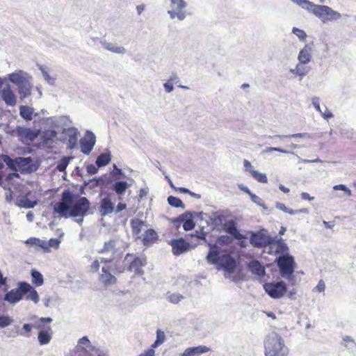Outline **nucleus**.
Masks as SVG:
<instances>
[{"mask_svg": "<svg viewBox=\"0 0 356 356\" xmlns=\"http://www.w3.org/2000/svg\"><path fill=\"white\" fill-rule=\"evenodd\" d=\"M90 208V202L86 197L73 194L69 190H65L61 194L60 202L54 204V213L58 214L65 218L70 217L80 218L76 221L83 222V218L86 216Z\"/></svg>", "mask_w": 356, "mask_h": 356, "instance_id": "nucleus-1", "label": "nucleus"}, {"mask_svg": "<svg viewBox=\"0 0 356 356\" xmlns=\"http://www.w3.org/2000/svg\"><path fill=\"white\" fill-rule=\"evenodd\" d=\"M209 251L207 255V261L210 264L216 265L218 270L232 274L236 267V260L228 253L220 254V248L217 244L209 243Z\"/></svg>", "mask_w": 356, "mask_h": 356, "instance_id": "nucleus-2", "label": "nucleus"}, {"mask_svg": "<svg viewBox=\"0 0 356 356\" xmlns=\"http://www.w3.org/2000/svg\"><path fill=\"white\" fill-rule=\"evenodd\" d=\"M26 293V300H31L35 303L39 301V296L38 292L27 282H22L19 283V286L17 289H12L5 294L4 300L11 304H15L23 298Z\"/></svg>", "mask_w": 356, "mask_h": 356, "instance_id": "nucleus-3", "label": "nucleus"}, {"mask_svg": "<svg viewBox=\"0 0 356 356\" xmlns=\"http://www.w3.org/2000/svg\"><path fill=\"white\" fill-rule=\"evenodd\" d=\"M265 356H287L289 349L281 336L275 332L267 335L264 341Z\"/></svg>", "mask_w": 356, "mask_h": 356, "instance_id": "nucleus-4", "label": "nucleus"}, {"mask_svg": "<svg viewBox=\"0 0 356 356\" xmlns=\"http://www.w3.org/2000/svg\"><path fill=\"white\" fill-rule=\"evenodd\" d=\"M302 8L313 13L323 22L337 20L341 17L339 13L332 10L329 6L316 5L308 0L302 6Z\"/></svg>", "mask_w": 356, "mask_h": 356, "instance_id": "nucleus-5", "label": "nucleus"}, {"mask_svg": "<svg viewBox=\"0 0 356 356\" xmlns=\"http://www.w3.org/2000/svg\"><path fill=\"white\" fill-rule=\"evenodd\" d=\"M113 259L102 258L100 262L104 264L102 268V273L99 275V281L104 286H109L115 284L117 282V279L113 274L121 273L123 270L115 268L112 265Z\"/></svg>", "mask_w": 356, "mask_h": 356, "instance_id": "nucleus-6", "label": "nucleus"}, {"mask_svg": "<svg viewBox=\"0 0 356 356\" xmlns=\"http://www.w3.org/2000/svg\"><path fill=\"white\" fill-rule=\"evenodd\" d=\"M51 321L52 318L50 317L40 318L34 325V327L40 330L38 339L40 345L47 344L51 339V327L50 325H46V323H50Z\"/></svg>", "mask_w": 356, "mask_h": 356, "instance_id": "nucleus-7", "label": "nucleus"}, {"mask_svg": "<svg viewBox=\"0 0 356 356\" xmlns=\"http://www.w3.org/2000/svg\"><path fill=\"white\" fill-rule=\"evenodd\" d=\"M277 264L282 277L289 278L293 275L296 268V263L292 256L289 254L280 256L277 259Z\"/></svg>", "mask_w": 356, "mask_h": 356, "instance_id": "nucleus-8", "label": "nucleus"}, {"mask_svg": "<svg viewBox=\"0 0 356 356\" xmlns=\"http://www.w3.org/2000/svg\"><path fill=\"white\" fill-rule=\"evenodd\" d=\"M129 258H132V260L129 263V266L127 267V270L131 273H134V275H143L144 274V270L143 268L147 264V258L145 256L137 257L134 254L127 253L125 255V260H127Z\"/></svg>", "mask_w": 356, "mask_h": 356, "instance_id": "nucleus-9", "label": "nucleus"}, {"mask_svg": "<svg viewBox=\"0 0 356 356\" xmlns=\"http://www.w3.org/2000/svg\"><path fill=\"white\" fill-rule=\"evenodd\" d=\"M263 287L266 293L273 299L282 298L287 291L286 284L283 281L266 282Z\"/></svg>", "mask_w": 356, "mask_h": 356, "instance_id": "nucleus-10", "label": "nucleus"}, {"mask_svg": "<svg viewBox=\"0 0 356 356\" xmlns=\"http://www.w3.org/2000/svg\"><path fill=\"white\" fill-rule=\"evenodd\" d=\"M274 240L272 237L261 230L257 232H252L250 238V244L257 248H261L271 245Z\"/></svg>", "mask_w": 356, "mask_h": 356, "instance_id": "nucleus-11", "label": "nucleus"}, {"mask_svg": "<svg viewBox=\"0 0 356 356\" xmlns=\"http://www.w3.org/2000/svg\"><path fill=\"white\" fill-rule=\"evenodd\" d=\"M172 10L168 11L171 18L177 17L179 19L182 20L186 17V13L184 9L186 4L184 0H170Z\"/></svg>", "mask_w": 356, "mask_h": 356, "instance_id": "nucleus-12", "label": "nucleus"}, {"mask_svg": "<svg viewBox=\"0 0 356 356\" xmlns=\"http://www.w3.org/2000/svg\"><path fill=\"white\" fill-rule=\"evenodd\" d=\"M95 134L91 131H87L86 136L80 140L81 152L85 154H89L95 145Z\"/></svg>", "mask_w": 356, "mask_h": 356, "instance_id": "nucleus-13", "label": "nucleus"}, {"mask_svg": "<svg viewBox=\"0 0 356 356\" xmlns=\"http://www.w3.org/2000/svg\"><path fill=\"white\" fill-rule=\"evenodd\" d=\"M165 340V335L163 331L161 330H156V339L155 341L150 346V348L144 350L137 356H155L154 349L161 346Z\"/></svg>", "mask_w": 356, "mask_h": 356, "instance_id": "nucleus-14", "label": "nucleus"}, {"mask_svg": "<svg viewBox=\"0 0 356 356\" xmlns=\"http://www.w3.org/2000/svg\"><path fill=\"white\" fill-rule=\"evenodd\" d=\"M170 244L172 247V253L175 255H179L188 251L190 244L184 238L171 240Z\"/></svg>", "mask_w": 356, "mask_h": 356, "instance_id": "nucleus-15", "label": "nucleus"}, {"mask_svg": "<svg viewBox=\"0 0 356 356\" xmlns=\"http://www.w3.org/2000/svg\"><path fill=\"white\" fill-rule=\"evenodd\" d=\"M4 168H5L4 164L0 163V186H3L5 189L8 188L9 190V191H10L9 196L7 195L6 198L7 199L9 198V201H10L11 198H12V191H11V189L9 187H8L6 185H3V181H5L6 182H8L9 181L13 179V178H18L19 177V174L17 173V172H10V173L6 174L3 171Z\"/></svg>", "mask_w": 356, "mask_h": 356, "instance_id": "nucleus-16", "label": "nucleus"}, {"mask_svg": "<svg viewBox=\"0 0 356 356\" xmlns=\"http://www.w3.org/2000/svg\"><path fill=\"white\" fill-rule=\"evenodd\" d=\"M2 158H3V161L8 165V167L13 171H17V167H20L21 165H26L30 161L29 158L19 157V158H17L16 159L13 160L8 155H3Z\"/></svg>", "mask_w": 356, "mask_h": 356, "instance_id": "nucleus-17", "label": "nucleus"}, {"mask_svg": "<svg viewBox=\"0 0 356 356\" xmlns=\"http://www.w3.org/2000/svg\"><path fill=\"white\" fill-rule=\"evenodd\" d=\"M2 99L8 106H14L17 104V98L10 86H6L0 92Z\"/></svg>", "mask_w": 356, "mask_h": 356, "instance_id": "nucleus-18", "label": "nucleus"}, {"mask_svg": "<svg viewBox=\"0 0 356 356\" xmlns=\"http://www.w3.org/2000/svg\"><path fill=\"white\" fill-rule=\"evenodd\" d=\"M17 131L19 136L30 141H33L40 132L39 129H32L31 128H19Z\"/></svg>", "mask_w": 356, "mask_h": 356, "instance_id": "nucleus-19", "label": "nucleus"}, {"mask_svg": "<svg viewBox=\"0 0 356 356\" xmlns=\"http://www.w3.org/2000/svg\"><path fill=\"white\" fill-rule=\"evenodd\" d=\"M223 229L226 232L233 236L236 239L241 240L244 238V236L238 232L234 220H230L224 224Z\"/></svg>", "mask_w": 356, "mask_h": 356, "instance_id": "nucleus-20", "label": "nucleus"}, {"mask_svg": "<svg viewBox=\"0 0 356 356\" xmlns=\"http://www.w3.org/2000/svg\"><path fill=\"white\" fill-rule=\"evenodd\" d=\"M210 350L209 348L205 346H199L186 348L182 354V356H198L206 353Z\"/></svg>", "mask_w": 356, "mask_h": 356, "instance_id": "nucleus-21", "label": "nucleus"}, {"mask_svg": "<svg viewBox=\"0 0 356 356\" xmlns=\"http://www.w3.org/2000/svg\"><path fill=\"white\" fill-rule=\"evenodd\" d=\"M90 350L92 352L94 353H90V350H88L85 348L76 346V348L74 350L73 353L74 354V356H105L99 350L95 348H91Z\"/></svg>", "mask_w": 356, "mask_h": 356, "instance_id": "nucleus-22", "label": "nucleus"}, {"mask_svg": "<svg viewBox=\"0 0 356 356\" xmlns=\"http://www.w3.org/2000/svg\"><path fill=\"white\" fill-rule=\"evenodd\" d=\"M157 239L156 232L152 229H149L144 233L142 241L144 245H149L156 242Z\"/></svg>", "mask_w": 356, "mask_h": 356, "instance_id": "nucleus-23", "label": "nucleus"}, {"mask_svg": "<svg viewBox=\"0 0 356 356\" xmlns=\"http://www.w3.org/2000/svg\"><path fill=\"white\" fill-rule=\"evenodd\" d=\"M248 266L253 274L259 277L264 276L266 273L264 266L257 260L250 261Z\"/></svg>", "mask_w": 356, "mask_h": 356, "instance_id": "nucleus-24", "label": "nucleus"}, {"mask_svg": "<svg viewBox=\"0 0 356 356\" xmlns=\"http://www.w3.org/2000/svg\"><path fill=\"white\" fill-rule=\"evenodd\" d=\"M113 209V204L108 197H105L102 200L99 208L102 215L105 216L111 213Z\"/></svg>", "mask_w": 356, "mask_h": 356, "instance_id": "nucleus-25", "label": "nucleus"}, {"mask_svg": "<svg viewBox=\"0 0 356 356\" xmlns=\"http://www.w3.org/2000/svg\"><path fill=\"white\" fill-rule=\"evenodd\" d=\"M9 80L18 87H21L26 83V79L23 76L22 71H17L9 74Z\"/></svg>", "mask_w": 356, "mask_h": 356, "instance_id": "nucleus-26", "label": "nucleus"}, {"mask_svg": "<svg viewBox=\"0 0 356 356\" xmlns=\"http://www.w3.org/2000/svg\"><path fill=\"white\" fill-rule=\"evenodd\" d=\"M175 222H183V228L186 231H189L195 227V222L192 218H186V216L180 215L175 219Z\"/></svg>", "mask_w": 356, "mask_h": 356, "instance_id": "nucleus-27", "label": "nucleus"}, {"mask_svg": "<svg viewBox=\"0 0 356 356\" xmlns=\"http://www.w3.org/2000/svg\"><path fill=\"white\" fill-rule=\"evenodd\" d=\"M311 47L307 44L300 51L298 60L301 64L308 63L311 60Z\"/></svg>", "mask_w": 356, "mask_h": 356, "instance_id": "nucleus-28", "label": "nucleus"}, {"mask_svg": "<svg viewBox=\"0 0 356 356\" xmlns=\"http://www.w3.org/2000/svg\"><path fill=\"white\" fill-rule=\"evenodd\" d=\"M33 113V108L28 106L22 105L19 107V115L22 118H24L26 121H30L32 120Z\"/></svg>", "mask_w": 356, "mask_h": 356, "instance_id": "nucleus-29", "label": "nucleus"}, {"mask_svg": "<svg viewBox=\"0 0 356 356\" xmlns=\"http://www.w3.org/2000/svg\"><path fill=\"white\" fill-rule=\"evenodd\" d=\"M17 204L21 207L26 209L33 208L37 204V201L30 200L26 196H22L17 198Z\"/></svg>", "mask_w": 356, "mask_h": 356, "instance_id": "nucleus-30", "label": "nucleus"}, {"mask_svg": "<svg viewBox=\"0 0 356 356\" xmlns=\"http://www.w3.org/2000/svg\"><path fill=\"white\" fill-rule=\"evenodd\" d=\"M31 275L32 277V283L35 286H40L44 283V279L42 275L38 270L35 269H32L31 271Z\"/></svg>", "mask_w": 356, "mask_h": 356, "instance_id": "nucleus-31", "label": "nucleus"}, {"mask_svg": "<svg viewBox=\"0 0 356 356\" xmlns=\"http://www.w3.org/2000/svg\"><path fill=\"white\" fill-rule=\"evenodd\" d=\"M129 185L124 181H116L113 185V190L118 195H124Z\"/></svg>", "mask_w": 356, "mask_h": 356, "instance_id": "nucleus-32", "label": "nucleus"}, {"mask_svg": "<svg viewBox=\"0 0 356 356\" xmlns=\"http://www.w3.org/2000/svg\"><path fill=\"white\" fill-rule=\"evenodd\" d=\"M111 161L110 153H102L99 155L96 160V164L98 167L105 166Z\"/></svg>", "mask_w": 356, "mask_h": 356, "instance_id": "nucleus-33", "label": "nucleus"}, {"mask_svg": "<svg viewBox=\"0 0 356 356\" xmlns=\"http://www.w3.org/2000/svg\"><path fill=\"white\" fill-rule=\"evenodd\" d=\"M115 241L113 239L109 240L104 243V246L102 249L99 250L97 252L99 254H104L106 252H109L111 251H115Z\"/></svg>", "mask_w": 356, "mask_h": 356, "instance_id": "nucleus-34", "label": "nucleus"}, {"mask_svg": "<svg viewBox=\"0 0 356 356\" xmlns=\"http://www.w3.org/2000/svg\"><path fill=\"white\" fill-rule=\"evenodd\" d=\"M73 159L72 156H64L58 163L56 169L59 172H65L70 161Z\"/></svg>", "mask_w": 356, "mask_h": 356, "instance_id": "nucleus-35", "label": "nucleus"}, {"mask_svg": "<svg viewBox=\"0 0 356 356\" xmlns=\"http://www.w3.org/2000/svg\"><path fill=\"white\" fill-rule=\"evenodd\" d=\"M131 225L133 232L135 234H138L141 232L143 222L139 219H133L131 221Z\"/></svg>", "mask_w": 356, "mask_h": 356, "instance_id": "nucleus-36", "label": "nucleus"}, {"mask_svg": "<svg viewBox=\"0 0 356 356\" xmlns=\"http://www.w3.org/2000/svg\"><path fill=\"white\" fill-rule=\"evenodd\" d=\"M70 134L68 136V147L70 149H73L77 144L78 134L74 131H71Z\"/></svg>", "mask_w": 356, "mask_h": 356, "instance_id": "nucleus-37", "label": "nucleus"}, {"mask_svg": "<svg viewBox=\"0 0 356 356\" xmlns=\"http://www.w3.org/2000/svg\"><path fill=\"white\" fill-rule=\"evenodd\" d=\"M251 176L260 183L266 184L268 182V179L264 173L259 172L257 170L252 171Z\"/></svg>", "mask_w": 356, "mask_h": 356, "instance_id": "nucleus-38", "label": "nucleus"}, {"mask_svg": "<svg viewBox=\"0 0 356 356\" xmlns=\"http://www.w3.org/2000/svg\"><path fill=\"white\" fill-rule=\"evenodd\" d=\"M26 242L27 243H30L31 245L41 248L46 252V241L40 240L36 238H31Z\"/></svg>", "mask_w": 356, "mask_h": 356, "instance_id": "nucleus-39", "label": "nucleus"}, {"mask_svg": "<svg viewBox=\"0 0 356 356\" xmlns=\"http://www.w3.org/2000/svg\"><path fill=\"white\" fill-rule=\"evenodd\" d=\"M104 47L106 49H108V51H112L113 53H117V54H124L125 53V49L122 47H116V46H114L113 44L111 43H106L104 44Z\"/></svg>", "mask_w": 356, "mask_h": 356, "instance_id": "nucleus-40", "label": "nucleus"}, {"mask_svg": "<svg viewBox=\"0 0 356 356\" xmlns=\"http://www.w3.org/2000/svg\"><path fill=\"white\" fill-rule=\"evenodd\" d=\"M168 202L170 205L176 208L181 207L183 206L182 201L177 197L169 196L168 197Z\"/></svg>", "mask_w": 356, "mask_h": 356, "instance_id": "nucleus-41", "label": "nucleus"}, {"mask_svg": "<svg viewBox=\"0 0 356 356\" xmlns=\"http://www.w3.org/2000/svg\"><path fill=\"white\" fill-rule=\"evenodd\" d=\"M216 242L222 246L228 245L232 242V239L227 235H221L218 237Z\"/></svg>", "mask_w": 356, "mask_h": 356, "instance_id": "nucleus-42", "label": "nucleus"}, {"mask_svg": "<svg viewBox=\"0 0 356 356\" xmlns=\"http://www.w3.org/2000/svg\"><path fill=\"white\" fill-rule=\"evenodd\" d=\"M59 243L60 241L57 238H51L49 241H46V252L49 251L50 248H58Z\"/></svg>", "mask_w": 356, "mask_h": 356, "instance_id": "nucleus-43", "label": "nucleus"}, {"mask_svg": "<svg viewBox=\"0 0 356 356\" xmlns=\"http://www.w3.org/2000/svg\"><path fill=\"white\" fill-rule=\"evenodd\" d=\"M13 322V319L8 316H0V327H6L10 325Z\"/></svg>", "mask_w": 356, "mask_h": 356, "instance_id": "nucleus-44", "label": "nucleus"}, {"mask_svg": "<svg viewBox=\"0 0 356 356\" xmlns=\"http://www.w3.org/2000/svg\"><path fill=\"white\" fill-rule=\"evenodd\" d=\"M292 32L297 35V37L301 40L305 41L307 38V35L303 30H301L298 28L294 27L293 28Z\"/></svg>", "mask_w": 356, "mask_h": 356, "instance_id": "nucleus-45", "label": "nucleus"}, {"mask_svg": "<svg viewBox=\"0 0 356 356\" xmlns=\"http://www.w3.org/2000/svg\"><path fill=\"white\" fill-rule=\"evenodd\" d=\"M181 299L183 296L179 294L172 293L168 296L169 301L174 304L178 303Z\"/></svg>", "mask_w": 356, "mask_h": 356, "instance_id": "nucleus-46", "label": "nucleus"}, {"mask_svg": "<svg viewBox=\"0 0 356 356\" xmlns=\"http://www.w3.org/2000/svg\"><path fill=\"white\" fill-rule=\"evenodd\" d=\"M285 213H287L290 215H294V214H297V213H309V209L307 208H302V209H297V210H293V209H287Z\"/></svg>", "mask_w": 356, "mask_h": 356, "instance_id": "nucleus-47", "label": "nucleus"}, {"mask_svg": "<svg viewBox=\"0 0 356 356\" xmlns=\"http://www.w3.org/2000/svg\"><path fill=\"white\" fill-rule=\"evenodd\" d=\"M19 93L22 97H26L27 96L31 95V89L29 87H26L22 85L21 87H19Z\"/></svg>", "mask_w": 356, "mask_h": 356, "instance_id": "nucleus-48", "label": "nucleus"}, {"mask_svg": "<svg viewBox=\"0 0 356 356\" xmlns=\"http://www.w3.org/2000/svg\"><path fill=\"white\" fill-rule=\"evenodd\" d=\"M90 271L92 273H97L99 271L100 266H99V261L97 259H95L93 261V262L91 264L90 266Z\"/></svg>", "mask_w": 356, "mask_h": 356, "instance_id": "nucleus-49", "label": "nucleus"}, {"mask_svg": "<svg viewBox=\"0 0 356 356\" xmlns=\"http://www.w3.org/2000/svg\"><path fill=\"white\" fill-rule=\"evenodd\" d=\"M243 164L245 170L248 171L250 173V175L252 174V171L255 170L253 169V166L252 165L251 163L249 161L245 159L243 161Z\"/></svg>", "mask_w": 356, "mask_h": 356, "instance_id": "nucleus-50", "label": "nucleus"}, {"mask_svg": "<svg viewBox=\"0 0 356 356\" xmlns=\"http://www.w3.org/2000/svg\"><path fill=\"white\" fill-rule=\"evenodd\" d=\"M79 343L80 344H83V345H86V346H90V349H91V348H92L91 346H90V342L89 341V339H88L87 337H82L81 339H79ZM90 350V353H93L91 351V350Z\"/></svg>", "mask_w": 356, "mask_h": 356, "instance_id": "nucleus-51", "label": "nucleus"}, {"mask_svg": "<svg viewBox=\"0 0 356 356\" xmlns=\"http://www.w3.org/2000/svg\"><path fill=\"white\" fill-rule=\"evenodd\" d=\"M325 289V283L322 280H321L318 282V284L316 285V289L318 292H323V291H324Z\"/></svg>", "mask_w": 356, "mask_h": 356, "instance_id": "nucleus-52", "label": "nucleus"}, {"mask_svg": "<svg viewBox=\"0 0 356 356\" xmlns=\"http://www.w3.org/2000/svg\"><path fill=\"white\" fill-rule=\"evenodd\" d=\"M3 286H7V277H3L1 271L0 270V288Z\"/></svg>", "mask_w": 356, "mask_h": 356, "instance_id": "nucleus-53", "label": "nucleus"}, {"mask_svg": "<svg viewBox=\"0 0 356 356\" xmlns=\"http://www.w3.org/2000/svg\"><path fill=\"white\" fill-rule=\"evenodd\" d=\"M300 195L302 199L305 200H312L314 198V197H311L309 194L306 192H302Z\"/></svg>", "mask_w": 356, "mask_h": 356, "instance_id": "nucleus-54", "label": "nucleus"}, {"mask_svg": "<svg viewBox=\"0 0 356 356\" xmlns=\"http://www.w3.org/2000/svg\"><path fill=\"white\" fill-rule=\"evenodd\" d=\"M127 208V204L125 203L120 202L116 207L117 211H121Z\"/></svg>", "mask_w": 356, "mask_h": 356, "instance_id": "nucleus-55", "label": "nucleus"}, {"mask_svg": "<svg viewBox=\"0 0 356 356\" xmlns=\"http://www.w3.org/2000/svg\"><path fill=\"white\" fill-rule=\"evenodd\" d=\"M164 88L168 92H170L173 90V86L170 83H164Z\"/></svg>", "mask_w": 356, "mask_h": 356, "instance_id": "nucleus-56", "label": "nucleus"}, {"mask_svg": "<svg viewBox=\"0 0 356 356\" xmlns=\"http://www.w3.org/2000/svg\"><path fill=\"white\" fill-rule=\"evenodd\" d=\"M321 113L325 119H329L332 117V113L330 111H327V109L325 110V111L324 113H323L322 111Z\"/></svg>", "mask_w": 356, "mask_h": 356, "instance_id": "nucleus-57", "label": "nucleus"}, {"mask_svg": "<svg viewBox=\"0 0 356 356\" xmlns=\"http://www.w3.org/2000/svg\"><path fill=\"white\" fill-rule=\"evenodd\" d=\"M268 152H273V151H275V152H282V153H286V152L284 149H282L280 148H278V147H269L268 149H267Z\"/></svg>", "mask_w": 356, "mask_h": 356, "instance_id": "nucleus-58", "label": "nucleus"}, {"mask_svg": "<svg viewBox=\"0 0 356 356\" xmlns=\"http://www.w3.org/2000/svg\"><path fill=\"white\" fill-rule=\"evenodd\" d=\"M277 208L283 211L284 212H286L288 209L283 203H278L277 204Z\"/></svg>", "mask_w": 356, "mask_h": 356, "instance_id": "nucleus-59", "label": "nucleus"}, {"mask_svg": "<svg viewBox=\"0 0 356 356\" xmlns=\"http://www.w3.org/2000/svg\"><path fill=\"white\" fill-rule=\"evenodd\" d=\"M33 327H34V325H32L31 324H24L23 325V329L25 330V332H29Z\"/></svg>", "mask_w": 356, "mask_h": 356, "instance_id": "nucleus-60", "label": "nucleus"}, {"mask_svg": "<svg viewBox=\"0 0 356 356\" xmlns=\"http://www.w3.org/2000/svg\"><path fill=\"white\" fill-rule=\"evenodd\" d=\"M243 191L245 193H246L249 194V195L251 196V197H252V199L257 197L255 195L252 194V193H251V191H250V189H249L248 188H247V187L243 188Z\"/></svg>", "mask_w": 356, "mask_h": 356, "instance_id": "nucleus-61", "label": "nucleus"}, {"mask_svg": "<svg viewBox=\"0 0 356 356\" xmlns=\"http://www.w3.org/2000/svg\"><path fill=\"white\" fill-rule=\"evenodd\" d=\"M147 191L145 188H141L139 192L140 198H143L144 196L147 195Z\"/></svg>", "mask_w": 356, "mask_h": 356, "instance_id": "nucleus-62", "label": "nucleus"}, {"mask_svg": "<svg viewBox=\"0 0 356 356\" xmlns=\"http://www.w3.org/2000/svg\"><path fill=\"white\" fill-rule=\"evenodd\" d=\"M136 9H137L138 14L140 15L145 9V6L139 5L136 7Z\"/></svg>", "mask_w": 356, "mask_h": 356, "instance_id": "nucleus-63", "label": "nucleus"}, {"mask_svg": "<svg viewBox=\"0 0 356 356\" xmlns=\"http://www.w3.org/2000/svg\"><path fill=\"white\" fill-rule=\"evenodd\" d=\"M301 66L300 65H298L296 66V72H297V74L300 76H303L305 74V72H302L301 71V69H300Z\"/></svg>", "mask_w": 356, "mask_h": 356, "instance_id": "nucleus-64", "label": "nucleus"}]
</instances>
